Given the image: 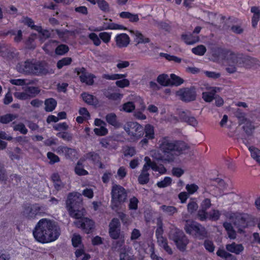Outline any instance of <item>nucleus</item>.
Masks as SVG:
<instances>
[{"label": "nucleus", "mask_w": 260, "mask_h": 260, "mask_svg": "<svg viewBox=\"0 0 260 260\" xmlns=\"http://www.w3.org/2000/svg\"><path fill=\"white\" fill-rule=\"evenodd\" d=\"M159 147L160 150H151L150 155L165 164L174 161L178 156L184 153L188 148L185 143L173 141L167 137L159 141Z\"/></svg>", "instance_id": "nucleus-1"}, {"label": "nucleus", "mask_w": 260, "mask_h": 260, "mask_svg": "<svg viewBox=\"0 0 260 260\" xmlns=\"http://www.w3.org/2000/svg\"><path fill=\"white\" fill-rule=\"evenodd\" d=\"M35 238L42 243L55 241L60 235V230L55 222L47 218L39 221L33 232Z\"/></svg>", "instance_id": "nucleus-2"}, {"label": "nucleus", "mask_w": 260, "mask_h": 260, "mask_svg": "<svg viewBox=\"0 0 260 260\" xmlns=\"http://www.w3.org/2000/svg\"><path fill=\"white\" fill-rule=\"evenodd\" d=\"M255 61L254 58L246 57L242 58L238 55L230 51L226 52V58L224 64L226 66V70L230 73H233L236 70V67L244 66L246 67H251V63Z\"/></svg>", "instance_id": "nucleus-3"}, {"label": "nucleus", "mask_w": 260, "mask_h": 260, "mask_svg": "<svg viewBox=\"0 0 260 260\" xmlns=\"http://www.w3.org/2000/svg\"><path fill=\"white\" fill-rule=\"evenodd\" d=\"M145 164H144L141 173L138 178L139 182L141 184L147 183L149 179L148 170L149 168L154 172H157L160 174H164L166 173L167 169L162 165H157L155 162H152L148 156L144 158Z\"/></svg>", "instance_id": "nucleus-4"}, {"label": "nucleus", "mask_w": 260, "mask_h": 260, "mask_svg": "<svg viewBox=\"0 0 260 260\" xmlns=\"http://www.w3.org/2000/svg\"><path fill=\"white\" fill-rule=\"evenodd\" d=\"M126 29L125 27L121 24L112 22L107 24L104 23L103 27H89L88 30L92 32L88 34L87 37L94 46H99L101 44V40L99 37V35H98L94 33V31H100L105 29L125 30Z\"/></svg>", "instance_id": "nucleus-5"}, {"label": "nucleus", "mask_w": 260, "mask_h": 260, "mask_svg": "<svg viewBox=\"0 0 260 260\" xmlns=\"http://www.w3.org/2000/svg\"><path fill=\"white\" fill-rule=\"evenodd\" d=\"M17 70L22 73L39 75L45 73L42 64L34 61H26L19 63L16 67Z\"/></svg>", "instance_id": "nucleus-6"}, {"label": "nucleus", "mask_w": 260, "mask_h": 260, "mask_svg": "<svg viewBox=\"0 0 260 260\" xmlns=\"http://www.w3.org/2000/svg\"><path fill=\"white\" fill-rule=\"evenodd\" d=\"M99 156L93 152H90L85 154L78 161L75 168V172L78 175H86L88 172L83 169L84 163L86 161L92 162L94 164H99V167L103 168L102 165L99 162Z\"/></svg>", "instance_id": "nucleus-7"}, {"label": "nucleus", "mask_w": 260, "mask_h": 260, "mask_svg": "<svg viewBox=\"0 0 260 260\" xmlns=\"http://www.w3.org/2000/svg\"><path fill=\"white\" fill-rule=\"evenodd\" d=\"M111 194V206L113 209H116L125 201L126 193L123 187L114 184L112 187Z\"/></svg>", "instance_id": "nucleus-8"}, {"label": "nucleus", "mask_w": 260, "mask_h": 260, "mask_svg": "<svg viewBox=\"0 0 260 260\" xmlns=\"http://www.w3.org/2000/svg\"><path fill=\"white\" fill-rule=\"evenodd\" d=\"M123 128L133 141L138 140L144 134L143 126L137 122H127L124 125Z\"/></svg>", "instance_id": "nucleus-9"}, {"label": "nucleus", "mask_w": 260, "mask_h": 260, "mask_svg": "<svg viewBox=\"0 0 260 260\" xmlns=\"http://www.w3.org/2000/svg\"><path fill=\"white\" fill-rule=\"evenodd\" d=\"M186 232L190 235L202 239L206 236V232L204 227L199 223L191 220H186L185 225Z\"/></svg>", "instance_id": "nucleus-10"}, {"label": "nucleus", "mask_w": 260, "mask_h": 260, "mask_svg": "<svg viewBox=\"0 0 260 260\" xmlns=\"http://www.w3.org/2000/svg\"><path fill=\"white\" fill-rule=\"evenodd\" d=\"M169 238L175 242L177 248L180 250H184L188 243L187 238L179 230L175 229L172 231L169 235Z\"/></svg>", "instance_id": "nucleus-11"}, {"label": "nucleus", "mask_w": 260, "mask_h": 260, "mask_svg": "<svg viewBox=\"0 0 260 260\" xmlns=\"http://www.w3.org/2000/svg\"><path fill=\"white\" fill-rule=\"evenodd\" d=\"M135 247L138 250L140 255L144 253L150 254L152 260H164L161 257H158L154 252V244L152 241H149L147 243L143 244L141 247L139 244L136 243Z\"/></svg>", "instance_id": "nucleus-12"}, {"label": "nucleus", "mask_w": 260, "mask_h": 260, "mask_svg": "<svg viewBox=\"0 0 260 260\" xmlns=\"http://www.w3.org/2000/svg\"><path fill=\"white\" fill-rule=\"evenodd\" d=\"M126 74H104L103 75V77L106 79L116 80L115 84L117 87L121 88L127 87L130 85L129 80L126 79Z\"/></svg>", "instance_id": "nucleus-13"}, {"label": "nucleus", "mask_w": 260, "mask_h": 260, "mask_svg": "<svg viewBox=\"0 0 260 260\" xmlns=\"http://www.w3.org/2000/svg\"><path fill=\"white\" fill-rule=\"evenodd\" d=\"M162 222L160 219H157V228L156 230V236L159 245L169 254L172 253L171 248L168 245L167 240L162 237L163 230Z\"/></svg>", "instance_id": "nucleus-14"}, {"label": "nucleus", "mask_w": 260, "mask_h": 260, "mask_svg": "<svg viewBox=\"0 0 260 260\" xmlns=\"http://www.w3.org/2000/svg\"><path fill=\"white\" fill-rule=\"evenodd\" d=\"M228 218L234 222L235 225L238 228L240 232L243 231V229L247 225V223L243 216L239 213H228L226 214Z\"/></svg>", "instance_id": "nucleus-15"}, {"label": "nucleus", "mask_w": 260, "mask_h": 260, "mask_svg": "<svg viewBox=\"0 0 260 260\" xmlns=\"http://www.w3.org/2000/svg\"><path fill=\"white\" fill-rule=\"evenodd\" d=\"M21 22L31 28L37 30L39 32L41 40L50 36V34L48 30L43 29L41 26L35 25L34 21L29 17H23L21 20Z\"/></svg>", "instance_id": "nucleus-16"}, {"label": "nucleus", "mask_w": 260, "mask_h": 260, "mask_svg": "<svg viewBox=\"0 0 260 260\" xmlns=\"http://www.w3.org/2000/svg\"><path fill=\"white\" fill-rule=\"evenodd\" d=\"M41 207L35 204L26 207L23 211V215L28 219H33L41 214Z\"/></svg>", "instance_id": "nucleus-17"}, {"label": "nucleus", "mask_w": 260, "mask_h": 260, "mask_svg": "<svg viewBox=\"0 0 260 260\" xmlns=\"http://www.w3.org/2000/svg\"><path fill=\"white\" fill-rule=\"evenodd\" d=\"M72 196H70L69 198V199L67 201H66V205L68 210L69 212L70 215L76 219V221H79L81 219L85 218L84 217L85 210L84 209H82L81 210L77 209V208L72 210V206L71 205L72 204L71 199H72L71 197Z\"/></svg>", "instance_id": "nucleus-18"}, {"label": "nucleus", "mask_w": 260, "mask_h": 260, "mask_svg": "<svg viewBox=\"0 0 260 260\" xmlns=\"http://www.w3.org/2000/svg\"><path fill=\"white\" fill-rule=\"evenodd\" d=\"M77 72L82 82L85 83L87 85H91L93 84L94 77L93 75L86 72L84 68L77 69Z\"/></svg>", "instance_id": "nucleus-19"}, {"label": "nucleus", "mask_w": 260, "mask_h": 260, "mask_svg": "<svg viewBox=\"0 0 260 260\" xmlns=\"http://www.w3.org/2000/svg\"><path fill=\"white\" fill-rule=\"evenodd\" d=\"M211 206V201L209 199H204L201 203V209L198 211V216L202 220H206L208 218V212L206 210Z\"/></svg>", "instance_id": "nucleus-20"}, {"label": "nucleus", "mask_w": 260, "mask_h": 260, "mask_svg": "<svg viewBox=\"0 0 260 260\" xmlns=\"http://www.w3.org/2000/svg\"><path fill=\"white\" fill-rule=\"evenodd\" d=\"M74 224L77 227L82 229L87 233H89L94 226L93 221L86 217L79 221H75Z\"/></svg>", "instance_id": "nucleus-21"}, {"label": "nucleus", "mask_w": 260, "mask_h": 260, "mask_svg": "<svg viewBox=\"0 0 260 260\" xmlns=\"http://www.w3.org/2000/svg\"><path fill=\"white\" fill-rule=\"evenodd\" d=\"M176 95L184 101H193L196 98V94L194 91L189 89H181L176 91Z\"/></svg>", "instance_id": "nucleus-22"}, {"label": "nucleus", "mask_w": 260, "mask_h": 260, "mask_svg": "<svg viewBox=\"0 0 260 260\" xmlns=\"http://www.w3.org/2000/svg\"><path fill=\"white\" fill-rule=\"evenodd\" d=\"M120 223L117 219L114 218L109 224V234L110 237L117 239L119 238L120 235V230L119 229Z\"/></svg>", "instance_id": "nucleus-23"}, {"label": "nucleus", "mask_w": 260, "mask_h": 260, "mask_svg": "<svg viewBox=\"0 0 260 260\" xmlns=\"http://www.w3.org/2000/svg\"><path fill=\"white\" fill-rule=\"evenodd\" d=\"M115 41L119 47H125L129 43V38L126 34L122 33L116 36Z\"/></svg>", "instance_id": "nucleus-24"}, {"label": "nucleus", "mask_w": 260, "mask_h": 260, "mask_svg": "<svg viewBox=\"0 0 260 260\" xmlns=\"http://www.w3.org/2000/svg\"><path fill=\"white\" fill-rule=\"evenodd\" d=\"M225 247L229 252L236 254H240L243 251L244 249L242 244L236 243L235 242L227 244Z\"/></svg>", "instance_id": "nucleus-25"}, {"label": "nucleus", "mask_w": 260, "mask_h": 260, "mask_svg": "<svg viewBox=\"0 0 260 260\" xmlns=\"http://www.w3.org/2000/svg\"><path fill=\"white\" fill-rule=\"evenodd\" d=\"M207 91L203 92V99L206 102H211L214 98L215 93L217 92V88L208 86L206 87Z\"/></svg>", "instance_id": "nucleus-26"}, {"label": "nucleus", "mask_w": 260, "mask_h": 260, "mask_svg": "<svg viewBox=\"0 0 260 260\" xmlns=\"http://www.w3.org/2000/svg\"><path fill=\"white\" fill-rule=\"evenodd\" d=\"M72 196L71 197L72 199H71L72 204L71 206H72V210L77 208L79 206V205L82 202V194L79 192H72L69 194L67 201L68 200L70 196Z\"/></svg>", "instance_id": "nucleus-27"}, {"label": "nucleus", "mask_w": 260, "mask_h": 260, "mask_svg": "<svg viewBox=\"0 0 260 260\" xmlns=\"http://www.w3.org/2000/svg\"><path fill=\"white\" fill-rule=\"evenodd\" d=\"M57 152L60 154H63L66 157L72 158L77 156V152L76 150L69 148L66 147H59L57 150Z\"/></svg>", "instance_id": "nucleus-28"}, {"label": "nucleus", "mask_w": 260, "mask_h": 260, "mask_svg": "<svg viewBox=\"0 0 260 260\" xmlns=\"http://www.w3.org/2000/svg\"><path fill=\"white\" fill-rule=\"evenodd\" d=\"M128 100L133 101L136 107L141 110H145L146 106L143 99L139 95L131 94L128 96Z\"/></svg>", "instance_id": "nucleus-29"}, {"label": "nucleus", "mask_w": 260, "mask_h": 260, "mask_svg": "<svg viewBox=\"0 0 260 260\" xmlns=\"http://www.w3.org/2000/svg\"><path fill=\"white\" fill-rule=\"evenodd\" d=\"M180 118L183 121L187 123L193 127H197L198 125L197 119L193 116L188 115L185 112H182L180 115Z\"/></svg>", "instance_id": "nucleus-30"}, {"label": "nucleus", "mask_w": 260, "mask_h": 260, "mask_svg": "<svg viewBox=\"0 0 260 260\" xmlns=\"http://www.w3.org/2000/svg\"><path fill=\"white\" fill-rule=\"evenodd\" d=\"M131 33L134 38L135 42L137 44H145L149 42V39L139 31H131Z\"/></svg>", "instance_id": "nucleus-31"}, {"label": "nucleus", "mask_w": 260, "mask_h": 260, "mask_svg": "<svg viewBox=\"0 0 260 260\" xmlns=\"http://www.w3.org/2000/svg\"><path fill=\"white\" fill-rule=\"evenodd\" d=\"M251 12L253 14L251 20L252 25L255 27L260 19V9L258 7L253 6L251 8Z\"/></svg>", "instance_id": "nucleus-32"}, {"label": "nucleus", "mask_w": 260, "mask_h": 260, "mask_svg": "<svg viewBox=\"0 0 260 260\" xmlns=\"http://www.w3.org/2000/svg\"><path fill=\"white\" fill-rule=\"evenodd\" d=\"M83 100L87 104L96 105L98 104V100L93 95L84 92L81 94Z\"/></svg>", "instance_id": "nucleus-33"}, {"label": "nucleus", "mask_w": 260, "mask_h": 260, "mask_svg": "<svg viewBox=\"0 0 260 260\" xmlns=\"http://www.w3.org/2000/svg\"><path fill=\"white\" fill-rule=\"evenodd\" d=\"M251 157L260 165V150L254 146H248Z\"/></svg>", "instance_id": "nucleus-34"}, {"label": "nucleus", "mask_w": 260, "mask_h": 260, "mask_svg": "<svg viewBox=\"0 0 260 260\" xmlns=\"http://www.w3.org/2000/svg\"><path fill=\"white\" fill-rule=\"evenodd\" d=\"M106 121L110 125L118 127L120 126V123L117 120V116L115 114L111 113L107 114L106 116Z\"/></svg>", "instance_id": "nucleus-35"}, {"label": "nucleus", "mask_w": 260, "mask_h": 260, "mask_svg": "<svg viewBox=\"0 0 260 260\" xmlns=\"http://www.w3.org/2000/svg\"><path fill=\"white\" fill-rule=\"evenodd\" d=\"M182 40L187 44H193L199 41L198 36H193L191 34H184L181 36Z\"/></svg>", "instance_id": "nucleus-36"}, {"label": "nucleus", "mask_w": 260, "mask_h": 260, "mask_svg": "<svg viewBox=\"0 0 260 260\" xmlns=\"http://www.w3.org/2000/svg\"><path fill=\"white\" fill-rule=\"evenodd\" d=\"M119 16L121 18L128 19L132 22H137L139 19L138 14H133L128 12H122L119 14Z\"/></svg>", "instance_id": "nucleus-37"}, {"label": "nucleus", "mask_w": 260, "mask_h": 260, "mask_svg": "<svg viewBox=\"0 0 260 260\" xmlns=\"http://www.w3.org/2000/svg\"><path fill=\"white\" fill-rule=\"evenodd\" d=\"M129 248L126 246H124L122 248L120 253L119 260H133V256L129 254H131Z\"/></svg>", "instance_id": "nucleus-38"}, {"label": "nucleus", "mask_w": 260, "mask_h": 260, "mask_svg": "<svg viewBox=\"0 0 260 260\" xmlns=\"http://www.w3.org/2000/svg\"><path fill=\"white\" fill-rule=\"evenodd\" d=\"M144 131L145 137L148 139H153L154 138V127L150 124L145 125L143 131Z\"/></svg>", "instance_id": "nucleus-39"}, {"label": "nucleus", "mask_w": 260, "mask_h": 260, "mask_svg": "<svg viewBox=\"0 0 260 260\" xmlns=\"http://www.w3.org/2000/svg\"><path fill=\"white\" fill-rule=\"evenodd\" d=\"M56 102L53 99H49L45 101V110L46 111H53L56 106Z\"/></svg>", "instance_id": "nucleus-40"}, {"label": "nucleus", "mask_w": 260, "mask_h": 260, "mask_svg": "<svg viewBox=\"0 0 260 260\" xmlns=\"http://www.w3.org/2000/svg\"><path fill=\"white\" fill-rule=\"evenodd\" d=\"M157 81L163 86L170 85V79L168 75L166 74L159 75L157 78Z\"/></svg>", "instance_id": "nucleus-41"}, {"label": "nucleus", "mask_w": 260, "mask_h": 260, "mask_svg": "<svg viewBox=\"0 0 260 260\" xmlns=\"http://www.w3.org/2000/svg\"><path fill=\"white\" fill-rule=\"evenodd\" d=\"M136 108L135 105L134 104L133 101L127 102L124 103L120 109V111H123L127 113L133 112Z\"/></svg>", "instance_id": "nucleus-42"}, {"label": "nucleus", "mask_w": 260, "mask_h": 260, "mask_svg": "<svg viewBox=\"0 0 260 260\" xmlns=\"http://www.w3.org/2000/svg\"><path fill=\"white\" fill-rule=\"evenodd\" d=\"M75 255L78 258L81 260H88L90 258L89 254L85 253L83 248L76 250Z\"/></svg>", "instance_id": "nucleus-43"}, {"label": "nucleus", "mask_w": 260, "mask_h": 260, "mask_svg": "<svg viewBox=\"0 0 260 260\" xmlns=\"http://www.w3.org/2000/svg\"><path fill=\"white\" fill-rule=\"evenodd\" d=\"M217 255L226 260H236V258L230 253L227 252L222 249H219L217 252Z\"/></svg>", "instance_id": "nucleus-44"}, {"label": "nucleus", "mask_w": 260, "mask_h": 260, "mask_svg": "<svg viewBox=\"0 0 260 260\" xmlns=\"http://www.w3.org/2000/svg\"><path fill=\"white\" fill-rule=\"evenodd\" d=\"M223 226L228 233L229 237L232 239H235L236 234L234 230H233L231 224L229 223L225 222L223 224Z\"/></svg>", "instance_id": "nucleus-45"}, {"label": "nucleus", "mask_w": 260, "mask_h": 260, "mask_svg": "<svg viewBox=\"0 0 260 260\" xmlns=\"http://www.w3.org/2000/svg\"><path fill=\"white\" fill-rule=\"evenodd\" d=\"M208 218L212 220H217L220 216V213L219 210L213 209L209 212H208Z\"/></svg>", "instance_id": "nucleus-46"}, {"label": "nucleus", "mask_w": 260, "mask_h": 260, "mask_svg": "<svg viewBox=\"0 0 260 260\" xmlns=\"http://www.w3.org/2000/svg\"><path fill=\"white\" fill-rule=\"evenodd\" d=\"M170 85L178 86L183 83V80L175 74H171L170 76Z\"/></svg>", "instance_id": "nucleus-47"}, {"label": "nucleus", "mask_w": 260, "mask_h": 260, "mask_svg": "<svg viewBox=\"0 0 260 260\" xmlns=\"http://www.w3.org/2000/svg\"><path fill=\"white\" fill-rule=\"evenodd\" d=\"M159 56L161 57L166 58L169 61H173L177 63L180 62L181 61V59L180 58L174 55H171L167 53H160L159 54Z\"/></svg>", "instance_id": "nucleus-48"}, {"label": "nucleus", "mask_w": 260, "mask_h": 260, "mask_svg": "<svg viewBox=\"0 0 260 260\" xmlns=\"http://www.w3.org/2000/svg\"><path fill=\"white\" fill-rule=\"evenodd\" d=\"M172 179L169 177H165L164 179L158 182L157 185L160 188H164L170 186L172 183Z\"/></svg>", "instance_id": "nucleus-49"}, {"label": "nucleus", "mask_w": 260, "mask_h": 260, "mask_svg": "<svg viewBox=\"0 0 260 260\" xmlns=\"http://www.w3.org/2000/svg\"><path fill=\"white\" fill-rule=\"evenodd\" d=\"M72 244L74 247H77L81 246L83 248L81 242V237L78 234H74L72 239Z\"/></svg>", "instance_id": "nucleus-50"}, {"label": "nucleus", "mask_w": 260, "mask_h": 260, "mask_svg": "<svg viewBox=\"0 0 260 260\" xmlns=\"http://www.w3.org/2000/svg\"><path fill=\"white\" fill-rule=\"evenodd\" d=\"M160 209L165 213L168 215H172L177 212V209L173 206H168L163 205L160 207Z\"/></svg>", "instance_id": "nucleus-51"}, {"label": "nucleus", "mask_w": 260, "mask_h": 260, "mask_svg": "<svg viewBox=\"0 0 260 260\" xmlns=\"http://www.w3.org/2000/svg\"><path fill=\"white\" fill-rule=\"evenodd\" d=\"M112 32H102L99 34V37L101 40H102L105 43H108L111 38Z\"/></svg>", "instance_id": "nucleus-52"}, {"label": "nucleus", "mask_w": 260, "mask_h": 260, "mask_svg": "<svg viewBox=\"0 0 260 260\" xmlns=\"http://www.w3.org/2000/svg\"><path fill=\"white\" fill-rule=\"evenodd\" d=\"M185 189L189 194H193L198 190L199 187L194 183L187 184Z\"/></svg>", "instance_id": "nucleus-53"}, {"label": "nucleus", "mask_w": 260, "mask_h": 260, "mask_svg": "<svg viewBox=\"0 0 260 260\" xmlns=\"http://www.w3.org/2000/svg\"><path fill=\"white\" fill-rule=\"evenodd\" d=\"M100 9L104 12L109 11V6L105 0H97L96 3Z\"/></svg>", "instance_id": "nucleus-54"}, {"label": "nucleus", "mask_w": 260, "mask_h": 260, "mask_svg": "<svg viewBox=\"0 0 260 260\" xmlns=\"http://www.w3.org/2000/svg\"><path fill=\"white\" fill-rule=\"evenodd\" d=\"M71 58L64 57L57 62V67L58 69H61L63 66L70 64L71 63Z\"/></svg>", "instance_id": "nucleus-55"}, {"label": "nucleus", "mask_w": 260, "mask_h": 260, "mask_svg": "<svg viewBox=\"0 0 260 260\" xmlns=\"http://www.w3.org/2000/svg\"><path fill=\"white\" fill-rule=\"evenodd\" d=\"M206 51L205 47L203 45H200L192 49V52L198 55H203Z\"/></svg>", "instance_id": "nucleus-56"}, {"label": "nucleus", "mask_w": 260, "mask_h": 260, "mask_svg": "<svg viewBox=\"0 0 260 260\" xmlns=\"http://www.w3.org/2000/svg\"><path fill=\"white\" fill-rule=\"evenodd\" d=\"M105 95L109 99L112 100H121L123 97V94L119 92H113L112 93H105Z\"/></svg>", "instance_id": "nucleus-57"}, {"label": "nucleus", "mask_w": 260, "mask_h": 260, "mask_svg": "<svg viewBox=\"0 0 260 260\" xmlns=\"http://www.w3.org/2000/svg\"><path fill=\"white\" fill-rule=\"evenodd\" d=\"M14 96L16 98L21 100H25L29 99L28 93H27L26 89L24 92H16L14 93Z\"/></svg>", "instance_id": "nucleus-58"}, {"label": "nucleus", "mask_w": 260, "mask_h": 260, "mask_svg": "<svg viewBox=\"0 0 260 260\" xmlns=\"http://www.w3.org/2000/svg\"><path fill=\"white\" fill-rule=\"evenodd\" d=\"M198 208V205L196 201L191 200L188 204L187 209L189 212L190 213L195 212Z\"/></svg>", "instance_id": "nucleus-59"}, {"label": "nucleus", "mask_w": 260, "mask_h": 260, "mask_svg": "<svg viewBox=\"0 0 260 260\" xmlns=\"http://www.w3.org/2000/svg\"><path fill=\"white\" fill-rule=\"evenodd\" d=\"M69 50L68 47L65 45H60L55 49V53L58 55H63Z\"/></svg>", "instance_id": "nucleus-60"}, {"label": "nucleus", "mask_w": 260, "mask_h": 260, "mask_svg": "<svg viewBox=\"0 0 260 260\" xmlns=\"http://www.w3.org/2000/svg\"><path fill=\"white\" fill-rule=\"evenodd\" d=\"M26 89L30 98L36 96L40 92L39 88L36 87H28Z\"/></svg>", "instance_id": "nucleus-61"}, {"label": "nucleus", "mask_w": 260, "mask_h": 260, "mask_svg": "<svg viewBox=\"0 0 260 260\" xmlns=\"http://www.w3.org/2000/svg\"><path fill=\"white\" fill-rule=\"evenodd\" d=\"M123 153L125 156H133L136 153V150L134 147L126 146L123 148Z\"/></svg>", "instance_id": "nucleus-62"}, {"label": "nucleus", "mask_w": 260, "mask_h": 260, "mask_svg": "<svg viewBox=\"0 0 260 260\" xmlns=\"http://www.w3.org/2000/svg\"><path fill=\"white\" fill-rule=\"evenodd\" d=\"M94 132L98 136H105L108 133V129L106 126H100L99 128H95Z\"/></svg>", "instance_id": "nucleus-63"}, {"label": "nucleus", "mask_w": 260, "mask_h": 260, "mask_svg": "<svg viewBox=\"0 0 260 260\" xmlns=\"http://www.w3.org/2000/svg\"><path fill=\"white\" fill-rule=\"evenodd\" d=\"M56 45L55 42H49V43L46 44L43 47V49L46 51V53H49L51 52L54 49Z\"/></svg>", "instance_id": "nucleus-64"}]
</instances>
